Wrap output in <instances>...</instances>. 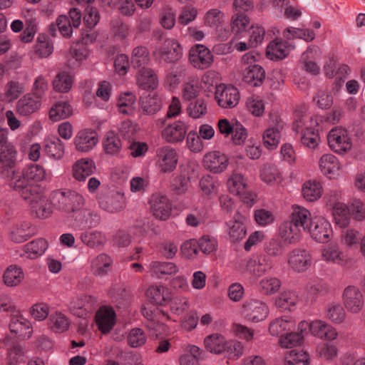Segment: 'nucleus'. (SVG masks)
<instances>
[{"mask_svg": "<svg viewBox=\"0 0 365 365\" xmlns=\"http://www.w3.org/2000/svg\"><path fill=\"white\" fill-rule=\"evenodd\" d=\"M187 75L185 66L180 65L174 71L168 73L165 78V83L170 88H176L181 81V78Z\"/></svg>", "mask_w": 365, "mask_h": 365, "instance_id": "57", "label": "nucleus"}, {"mask_svg": "<svg viewBox=\"0 0 365 365\" xmlns=\"http://www.w3.org/2000/svg\"><path fill=\"white\" fill-rule=\"evenodd\" d=\"M24 91V88L22 83L11 81L6 85L5 97L8 101H12L17 99Z\"/></svg>", "mask_w": 365, "mask_h": 365, "instance_id": "64", "label": "nucleus"}, {"mask_svg": "<svg viewBox=\"0 0 365 365\" xmlns=\"http://www.w3.org/2000/svg\"><path fill=\"white\" fill-rule=\"evenodd\" d=\"M98 143V134L93 130H80L74 138L76 148L83 153L92 150Z\"/></svg>", "mask_w": 365, "mask_h": 365, "instance_id": "16", "label": "nucleus"}, {"mask_svg": "<svg viewBox=\"0 0 365 365\" xmlns=\"http://www.w3.org/2000/svg\"><path fill=\"white\" fill-rule=\"evenodd\" d=\"M245 217L240 212L235 214L233 220L227 223L228 227L229 239L232 242L242 240L246 235V228L244 225Z\"/></svg>", "mask_w": 365, "mask_h": 365, "instance_id": "21", "label": "nucleus"}, {"mask_svg": "<svg viewBox=\"0 0 365 365\" xmlns=\"http://www.w3.org/2000/svg\"><path fill=\"white\" fill-rule=\"evenodd\" d=\"M53 50V43L45 34H39L35 45V53L41 58L50 56Z\"/></svg>", "mask_w": 365, "mask_h": 365, "instance_id": "49", "label": "nucleus"}, {"mask_svg": "<svg viewBox=\"0 0 365 365\" xmlns=\"http://www.w3.org/2000/svg\"><path fill=\"white\" fill-rule=\"evenodd\" d=\"M328 145L331 150L344 154L352 147V141L346 129L341 127L332 128L327 135Z\"/></svg>", "mask_w": 365, "mask_h": 365, "instance_id": "6", "label": "nucleus"}, {"mask_svg": "<svg viewBox=\"0 0 365 365\" xmlns=\"http://www.w3.org/2000/svg\"><path fill=\"white\" fill-rule=\"evenodd\" d=\"M31 209L32 212L36 213V217L42 219L48 217L52 212L51 203L43 195L41 200L31 205Z\"/></svg>", "mask_w": 365, "mask_h": 365, "instance_id": "55", "label": "nucleus"}, {"mask_svg": "<svg viewBox=\"0 0 365 365\" xmlns=\"http://www.w3.org/2000/svg\"><path fill=\"white\" fill-rule=\"evenodd\" d=\"M139 103L142 113L148 115L155 114L162 108V100L155 93L140 96Z\"/></svg>", "mask_w": 365, "mask_h": 365, "instance_id": "26", "label": "nucleus"}, {"mask_svg": "<svg viewBox=\"0 0 365 365\" xmlns=\"http://www.w3.org/2000/svg\"><path fill=\"white\" fill-rule=\"evenodd\" d=\"M205 166L214 173L223 172L228 163L227 156L220 151H214L206 154L203 160Z\"/></svg>", "mask_w": 365, "mask_h": 365, "instance_id": "19", "label": "nucleus"}, {"mask_svg": "<svg viewBox=\"0 0 365 365\" xmlns=\"http://www.w3.org/2000/svg\"><path fill=\"white\" fill-rule=\"evenodd\" d=\"M187 126L181 120L168 125L162 132L163 138L168 143H175L185 139Z\"/></svg>", "mask_w": 365, "mask_h": 365, "instance_id": "17", "label": "nucleus"}, {"mask_svg": "<svg viewBox=\"0 0 365 365\" xmlns=\"http://www.w3.org/2000/svg\"><path fill=\"white\" fill-rule=\"evenodd\" d=\"M149 62V52L146 47L140 46L133 49L131 56V65L133 68H145Z\"/></svg>", "mask_w": 365, "mask_h": 365, "instance_id": "40", "label": "nucleus"}, {"mask_svg": "<svg viewBox=\"0 0 365 365\" xmlns=\"http://www.w3.org/2000/svg\"><path fill=\"white\" fill-rule=\"evenodd\" d=\"M158 163L163 173L172 172L177 166L178 155L175 150L170 146H165L157 150Z\"/></svg>", "mask_w": 365, "mask_h": 365, "instance_id": "15", "label": "nucleus"}, {"mask_svg": "<svg viewBox=\"0 0 365 365\" xmlns=\"http://www.w3.org/2000/svg\"><path fill=\"white\" fill-rule=\"evenodd\" d=\"M240 97L239 91L232 85L221 83L216 87L215 98L218 106L222 108H235L239 103Z\"/></svg>", "mask_w": 365, "mask_h": 365, "instance_id": "7", "label": "nucleus"}, {"mask_svg": "<svg viewBox=\"0 0 365 365\" xmlns=\"http://www.w3.org/2000/svg\"><path fill=\"white\" fill-rule=\"evenodd\" d=\"M103 145L106 153L108 155L117 154L122 146L118 135L113 131H109L106 134Z\"/></svg>", "mask_w": 365, "mask_h": 365, "instance_id": "42", "label": "nucleus"}, {"mask_svg": "<svg viewBox=\"0 0 365 365\" xmlns=\"http://www.w3.org/2000/svg\"><path fill=\"white\" fill-rule=\"evenodd\" d=\"M189 60L195 68L204 70L212 65L213 55L205 45L196 44L190 50Z\"/></svg>", "mask_w": 365, "mask_h": 365, "instance_id": "11", "label": "nucleus"}, {"mask_svg": "<svg viewBox=\"0 0 365 365\" xmlns=\"http://www.w3.org/2000/svg\"><path fill=\"white\" fill-rule=\"evenodd\" d=\"M317 48L313 46H309L308 48L302 53L301 56V61L304 62V68L306 71L313 74L317 75L319 72V66L314 61L309 60L310 58L312 57L314 53H316Z\"/></svg>", "mask_w": 365, "mask_h": 365, "instance_id": "60", "label": "nucleus"}, {"mask_svg": "<svg viewBox=\"0 0 365 365\" xmlns=\"http://www.w3.org/2000/svg\"><path fill=\"white\" fill-rule=\"evenodd\" d=\"M30 322L22 316L14 315L9 323V329L11 332L22 336L27 334V329H31Z\"/></svg>", "mask_w": 365, "mask_h": 365, "instance_id": "47", "label": "nucleus"}, {"mask_svg": "<svg viewBox=\"0 0 365 365\" xmlns=\"http://www.w3.org/2000/svg\"><path fill=\"white\" fill-rule=\"evenodd\" d=\"M264 78L265 71L259 65H250L243 71V81L252 87L261 86Z\"/></svg>", "mask_w": 365, "mask_h": 365, "instance_id": "25", "label": "nucleus"}, {"mask_svg": "<svg viewBox=\"0 0 365 365\" xmlns=\"http://www.w3.org/2000/svg\"><path fill=\"white\" fill-rule=\"evenodd\" d=\"M115 313L111 309L101 308L96 314L98 329L103 334L109 332L115 324Z\"/></svg>", "mask_w": 365, "mask_h": 365, "instance_id": "29", "label": "nucleus"}, {"mask_svg": "<svg viewBox=\"0 0 365 365\" xmlns=\"http://www.w3.org/2000/svg\"><path fill=\"white\" fill-rule=\"evenodd\" d=\"M43 150L49 157L58 160L64 155V145L58 138H54L46 141Z\"/></svg>", "mask_w": 365, "mask_h": 365, "instance_id": "41", "label": "nucleus"}, {"mask_svg": "<svg viewBox=\"0 0 365 365\" xmlns=\"http://www.w3.org/2000/svg\"><path fill=\"white\" fill-rule=\"evenodd\" d=\"M16 155L12 144L0 147V176L7 182L20 174L16 170Z\"/></svg>", "mask_w": 365, "mask_h": 365, "instance_id": "3", "label": "nucleus"}, {"mask_svg": "<svg viewBox=\"0 0 365 365\" xmlns=\"http://www.w3.org/2000/svg\"><path fill=\"white\" fill-rule=\"evenodd\" d=\"M74 76L69 71H62L58 73L53 81V89L60 93H68L72 88Z\"/></svg>", "mask_w": 365, "mask_h": 365, "instance_id": "32", "label": "nucleus"}, {"mask_svg": "<svg viewBox=\"0 0 365 365\" xmlns=\"http://www.w3.org/2000/svg\"><path fill=\"white\" fill-rule=\"evenodd\" d=\"M250 24V19L246 14H235L232 18L231 30L235 35L247 34V28ZM244 36V35H242Z\"/></svg>", "mask_w": 365, "mask_h": 365, "instance_id": "46", "label": "nucleus"}, {"mask_svg": "<svg viewBox=\"0 0 365 365\" xmlns=\"http://www.w3.org/2000/svg\"><path fill=\"white\" fill-rule=\"evenodd\" d=\"M51 203L59 210L66 212H75L78 216H91L88 210H81L84 204L83 196L73 190H56L51 196Z\"/></svg>", "mask_w": 365, "mask_h": 365, "instance_id": "2", "label": "nucleus"}, {"mask_svg": "<svg viewBox=\"0 0 365 365\" xmlns=\"http://www.w3.org/2000/svg\"><path fill=\"white\" fill-rule=\"evenodd\" d=\"M165 289L163 286H152L146 292L149 302L155 305H163L167 302L165 294Z\"/></svg>", "mask_w": 365, "mask_h": 365, "instance_id": "52", "label": "nucleus"}, {"mask_svg": "<svg viewBox=\"0 0 365 365\" xmlns=\"http://www.w3.org/2000/svg\"><path fill=\"white\" fill-rule=\"evenodd\" d=\"M48 248V243L43 239H37L25 245V251L31 259L43 255Z\"/></svg>", "mask_w": 365, "mask_h": 365, "instance_id": "51", "label": "nucleus"}, {"mask_svg": "<svg viewBox=\"0 0 365 365\" xmlns=\"http://www.w3.org/2000/svg\"><path fill=\"white\" fill-rule=\"evenodd\" d=\"M332 215L335 223L340 227H346L350 223V212L348 207L342 202H336L333 207Z\"/></svg>", "mask_w": 365, "mask_h": 365, "instance_id": "39", "label": "nucleus"}, {"mask_svg": "<svg viewBox=\"0 0 365 365\" xmlns=\"http://www.w3.org/2000/svg\"><path fill=\"white\" fill-rule=\"evenodd\" d=\"M152 274L158 278L163 275H170L178 272L177 266L173 262H153L150 264Z\"/></svg>", "mask_w": 365, "mask_h": 365, "instance_id": "44", "label": "nucleus"}, {"mask_svg": "<svg viewBox=\"0 0 365 365\" xmlns=\"http://www.w3.org/2000/svg\"><path fill=\"white\" fill-rule=\"evenodd\" d=\"M341 298L344 308L351 314H357L364 307L365 297L356 286H347L342 292Z\"/></svg>", "mask_w": 365, "mask_h": 365, "instance_id": "5", "label": "nucleus"}, {"mask_svg": "<svg viewBox=\"0 0 365 365\" xmlns=\"http://www.w3.org/2000/svg\"><path fill=\"white\" fill-rule=\"evenodd\" d=\"M73 113L71 106L64 101L56 102L49 111V118L53 121H58L70 117Z\"/></svg>", "mask_w": 365, "mask_h": 365, "instance_id": "38", "label": "nucleus"}, {"mask_svg": "<svg viewBox=\"0 0 365 365\" xmlns=\"http://www.w3.org/2000/svg\"><path fill=\"white\" fill-rule=\"evenodd\" d=\"M226 339L220 334H212L205 338V348L210 353L220 354L225 351Z\"/></svg>", "mask_w": 365, "mask_h": 365, "instance_id": "37", "label": "nucleus"}, {"mask_svg": "<svg viewBox=\"0 0 365 365\" xmlns=\"http://www.w3.org/2000/svg\"><path fill=\"white\" fill-rule=\"evenodd\" d=\"M286 365H309L308 354L303 350L294 349L289 351L284 357Z\"/></svg>", "mask_w": 365, "mask_h": 365, "instance_id": "45", "label": "nucleus"}, {"mask_svg": "<svg viewBox=\"0 0 365 365\" xmlns=\"http://www.w3.org/2000/svg\"><path fill=\"white\" fill-rule=\"evenodd\" d=\"M113 264V259L106 254H101L91 262V269L93 274L104 276L108 274L109 268Z\"/></svg>", "mask_w": 365, "mask_h": 365, "instance_id": "36", "label": "nucleus"}, {"mask_svg": "<svg viewBox=\"0 0 365 365\" xmlns=\"http://www.w3.org/2000/svg\"><path fill=\"white\" fill-rule=\"evenodd\" d=\"M97 301L91 295H83L71 302V309L78 317H84L88 313L93 312Z\"/></svg>", "mask_w": 365, "mask_h": 365, "instance_id": "24", "label": "nucleus"}, {"mask_svg": "<svg viewBox=\"0 0 365 365\" xmlns=\"http://www.w3.org/2000/svg\"><path fill=\"white\" fill-rule=\"evenodd\" d=\"M241 313L247 320L257 323L267 318L269 309L264 303L252 299L243 304Z\"/></svg>", "mask_w": 365, "mask_h": 365, "instance_id": "10", "label": "nucleus"}, {"mask_svg": "<svg viewBox=\"0 0 365 365\" xmlns=\"http://www.w3.org/2000/svg\"><path fill=\"white\" fill-rule=\"evenodd\" d=\"M96 169L93 161L91 159L82 158L73 166V176L78 181H84L92 175Z\"/></svg>", "mask_w": 365, "mask_h": 365, "instance_id": "28", "label": "nucleus"}, {"mask_svg": "<svg viewBox=\"0 0 365 365\" xmlns=\"http://www.w3.org/2000/svg\"><path fill=\"white\" fill-rule=\"evenodd\" d=\"M302 231L294 225L290 221L283 222L279 228L280 238L289 244L296 243L299 240Z\"/></svg>", "mask_w": 365, "mask_h": 365, "instance_id": "31", "label": "nucleus"}, {"mask_svg": "<svg viewBox=\"0 0 365 365\" xmlns=\"http://www.w3.org/2000/svg\"><path fill=\"white\" fill-rule=\"evenodd\" d=\"M228 187L231 193L237 195L247 187V180L241 174H235L228 180Z\"/></svg>", "mask_w": 365, "mask_h": 365, "instance_id": "63", "label": "nucleus"}, {"mask_svg": "<svg viewBox=\"0 0 365 365\" xmlns=\"http://www.w3.org/2000/svg\"><path fill=\"white\" fill-rule=\"evenodd\" d=\"M304 342L302 334L295 332H287L281 334L279 343L282 347L289 349L294 346H301Z\"/></svg>", "mask_w": 365, "mask_h": 365, "instance_id": "54", "label": "nucleus"}, {"mask_svg": "<svg viewBox=\"0 0 365 365\" xmlns=\"http://www.w3.org/2000/svg\"><path fill=\"white\" fill-rule=\"evenodd\" d=\"M9 186L17 191L21 197L31 205L41 200L43 195L41 187L36 184L29 183L25 179L21 178L20 173L12 180L8 182Z\"/></svg>", "mask_w": 365, "mask_h": 365, "instance_id": "4", "label": "nucleus"}, {"mask_svg": "<svg viewBox=\"0 0 365 365\" xmlns=\"http://www.w3.org/2000/svg\"><path fill=\"white\" fill-rule=\"evenodd\" d=\"M322 121L320 115H309L302 112L294 113L293 130L301 134V143L309 148H315L319 142V136L316 128Z\"/></svg>", "mask_w": 365, "mask_h": 365, "instance_id": "1", "label": "nucleus"}, {"mask_svg": "<svg viewBox=\"0 0 365 365\" xmlns=\"http://www.w3.org/2000/svg\"><path fill=\"white\" fill-rule=\"evenodd\" d=\"M26 27L20 35L21 40L24 43L31 42L37 32L36 19L32 16L26 18L25 21Z\"/></svg>", "mask_w": 365, "mask_h": 365, "instance_id": "62", "label": "nucleus"}, {"mask_svg": "<svg viewBox=\"0 0 365 365\" xmlns=\"http://www.w3.org/2000/svg\"><path fill=\"white\" fill-rule=\"evenodd\" d=\"M311 333L322 339L332 341L337 338L336 329L325 321L315 319L312 321Z\"/></svg>", "mask_w": 365, "mask_h": 365, "instance_id": "18", "label": "nucleus"}, {"mask_svg": "<svg viewBox=\"0 0 365 365\" xmlns=\"http://www.w3.org/2000/svg\"><path fill=\"white\" fill-rule=\"evenodd\" d=\"M342 251L336 245H329L321 250V259L327 264H340L344 260Z\"/></svg>", "mask_w": 365, "mask_h": 365, "instance_id": "34", "label": "nucleus"}, {"mask_svg": "<svg viewBox=\"0 0 365 365\" xmlns=\"http://www.w3.org/2000/svg\"><path fill=\"white\" fill-rule=\"evenodd\" d=\"M41 99L27 93L17 102L16 109L21 115L27 116L38 110L41 106Z\"/></svg>", "mask_w": 365, "mask_h": 365, "instance_id": "23", "label": "nucleus"}, {"mask_svg": "<svg viewBox=\"0 0 365 365\" xmlns=\"http://www.w3.org/2000/svg\"><path fill=\"white\" fill-rule=\"evenodd\" d=\"M298 297L294 292L285 290L281 292L275 299V307L284 310L292 311L296 308Z\"/></svg>", "mask_w": 365, "mask_h": 365, "instance_id": "35", "label": "nucleus"}, {"mask_svg": "<svg viewBox=\"0 0 365 365\" xmlns=\"http://www.w3.org/2000/svg\"><path fill=\"white\" fill-rule=\"evenodd\" d=\"M22 278V270L16 265L9 266L4 274L5 284L11 287L17 285Z\"/></svg>", "mask_w": 365, "mask_h": 365, "instance_id": "56", "label": "nucleus"}, {"mask_svg": "<svg viewBox=\"0 0 365 365\" xmlns=\"http://www.w3.org/2000/svg\"><path fill=\"white\" fill-rule=\"evenodd\" d=\"M294 225H296L299 230L307 231L310 226L312 220L310 212L299 205H293L292 212L289 220Z\"/></svg>", "mask_w": 365, "mask_h": 365, "instance_id": "22", "label": "nucleus"}, {"mask_svg": "<svg viewBox=\"0 0 365 365\" xmlns=\"http://www.w3.org/2000/svg\"><path fill=\"white\" fill-rule=\"evenodd\" d=\"M200 93L199 81L197 77L191 76L184 83L182 88L183 98L191 101L195 98Z\"/></svg>", "mask_w": 365, "mask_h": 365, "instance_id": "48", "label": "nucleus"}, {"mask_svg": "<svg viewBox=\"0 0 365 365\" xmlns=\"http://www.w3.org/2000/svg\"><path fill=\"white\" fill-rule=\"evenodd\" d=\"M137 84L145 91H153L158 85V78L153 70L149 68L139 69L137 75Z\"/></svg>", "mask_w": 365, "mask_h": 365, "instance_id": "27", "label": "nucleus"}, {"mask_svg": "<svg viewBox=\"0 0 365 365\" xmlns=\"http://www.w3.org/2000/svg\"><path fill=\"white\" fill-rule=\"evenodd\" d=\"M190 177L185 173L175 177L171 182V190L178 195L185 193L190 185Z\"/></svg>", "mask_w": 365, "mask_h": 365, "instance_id": "59", "label": "nucleus"}, {"mask_svg": "<svg viewBox=\"0 0 365 365\" xmlns=\"http://www.w3.org/2000/svg\"><path fill=\"white\" fill-rule=\"evenodd\" d=\"M8 365H19L26 361L25 349L20 344H14L8 349Z\"/></svg>", "mask_w": 365, "mask_h": 365, "instance_id": "43", "label": "nucleus"}, {"mask_svg": "<svg viewBox=\"0 0 365 365\" xmlns=\"http://www.w3.org/2000/svg\"><path fill=\"white\" fill-rule=\"evenodd\" d=\"M344 309L339 302H330L326 306L325 317L334 324H342L345 322L347 317Z\"/></svg>", "mask_w": 365, "mask_h": 365, "instance_id": "30", "label": "nucleus"}, {"mask_svg": "<svg viewBox=\"0 0 365 365\" xmlns=\"http://www.w3.org/2000/svg\"><path fill=\"white\" fill-rule=\"evenodd\" d=\"M307 231L316 242L320 243L327 242L332 236L331 224L324 217L314 218Z\"/></svg>", "mask_w": 365, "mask_h": 365, "instance_id": "12", "label": "nucleus"}, {"mask_svg": "<svg viewBox=\"0 0 365 365\" xmlns=\"http://www.w3.org/2000/svg\"><path fill=\"white\" fill-rule=\"evenodd\" d=\"M312 254L305 249H294L287 255L288 265L294 272L298 273L306 272L312 266Z\"/></svg>", "mask_w": 365, "mask_h": 365, "instance_id": "8", "label": "nucleus"}, {"mask_svg": "<svg viewBox=\"0 0 365 365\" xmlns=\"http://www.w3.org/2000/svg\"><path fill=\"white\" fill-rule=\"evenodd\" d=\"M323 192L322 185L316 180H307L302 186V192L304 198L309 202L319 200Z\"/></svg>", "mask_w": 365, "mask_h": 365, "instance_id": "33", "label": "nucleus"}, {"mask_svg": "<svg viewBox=\"0 0 365 365\" xmlns=\"http://www.w3.org/2000/svg\"><path fill=\"white\" fill-rule=\"evenodd\" d=\"M99 205L108 212H120L125 207L124 195L119 192L110 191L100 198Z\"/></svg>", "mask_w": 365, "mask_h": 365, "instance_id": "14", "label": "nucleus"}, {"mask_svg": "<svg viewBox=\"0 0 365 365\" xmlns=\"http://www.w3.org/2000/svg\"><path fill=\"white\" fill-rule=\"evenodd\" d=\"M80 238L83 244L93 249L101 245L104 240L101 232L98 231L83 232Z\"/></svg>", "mask_w": 365, "mask_h": 365, "instance_id": "58", "label": "nucleus"}, {"mask_svg": "<svg viewBox=\"0 0 365 365\" xmlns=\"http://www.w3.org/2000/svg\"><path fill=\"white\" fill-rule=\"evenodd\" d=\"M321 172L329 178H335L339 175L341 164L334 155L327 153L323 155L319 160Z\"/></svg>", "mask_w": 365, "mask_h": 365, "instance_id": "20", "label": "nucleus"}, {"mask_svg": "<svg viewBox=\"0 0 365 365\" xmlns=\"http://www.w3.org/2000/svg\"><path fill=\"white\" fill-rule=\"evenodd\" d=\"M147 337L143 331L140 328L132 329L127 337V341L130 346L133 348H138L146 342Z\"/></svg>", "mask_w": 365, "mask_h": 365, "instance_id": "61", "label": "nucleus"}, {"mask_svg": "<svg viewBox=\"0 0 365 365\" xmlns=\"http://www.w3.org/2000/svg\"><path fill=\"white\" fill-rule=\"evenodd\" d=\"M361 234L355 229H347L341 232V243L349 248L354 249L359 246Z\"/></svg>", "mask_w": 365, "mask_h": 365, "instance_id": "50", "label": "nucleus"}, {"mask_svg": "<svg viewBox=\"0 0 365 365\" xmlns=\"http://www.w3.org/2000/svg\"><path fill=\"white\" fill-rule=\"evenodd\" d=\"M149 203L153 215L160 220H166L171 214L172 204L166 195L157 192L152 195Z\"/></svg>", "mask_w": 365, "mask_h": 365, "instance_id": "13", "label": "nucleus"}, {"mask_svg": "<svg viewBox=\"0 0 365 365\" xmlns=\"http://www.w3.org/2000/svg\"><path fill=\"white\" fill-rule=\"evenodd\" d=\"M154 54L167 63H175L182 58V48L176 40L168 38L164 41L160 47L156 48Z\"/></svg>", "mask_w": 365, "mask_h": 365, "instance_id": "9", "label": "nucleus"}, {"mask_svg": "<svg viewBox=\"0 0 365 365\" xmlns=\"http://www.w3.org/2000/svg\"><path fill=\"white\" fill-rule=\"evenodd\" d=\"M46 175V170L43 166L37 164H31L27 167L24 173L21 175V178L28 180L41 181Z\"/></svg>", "mask_w": 365, "mask_h": 365, "instance_id": "53", "label": "nucleus"}]
</instances>
